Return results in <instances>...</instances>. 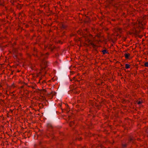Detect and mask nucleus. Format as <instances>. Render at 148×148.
<instances>
[{
  "instance_id": "1",
  "label": "nucleus",
  "mask_w": 148,
  "mask_h": 148,
  "mask_svg": "<svg viewBox=\"0 0 148 148\" xmlns=\"http://www.w3.org/2000/svg\"><path fill=\"white\" fill-rule=\"evenodd\" d=\"M48 55V54L47 53H45V54L41 53V57L40 59L42 62V65H44V66L42 67L43 68H45L47 66V61L44 60V59L47 58Z\"/></svg>"
},
{
  "instance_id": "2",
  "label": "nucleus",
  "mask_w": 148,
  "mask_h": 148,
  "mask_svg": "<svg viewBox=\"0 0 148 148\" xmlns=\"http://www.w3.org/2000/svg\"><path fill=\"white\" fill-rule=\"evenodd\" d=\"M124 56H125V58L126 59H128L129 56V54L127 53H125L124 54Z\"/></svg>"
},
{
  "instance_id": "3",
  "label": "nucleus",
  "mask_w": 148,
  "mask_h": 148,
  "mask_svg": "<svg viewBox=\"0 0 148 148\" xmlns=\"http://www.w3.org/2000/svg\"><path fill=\"white\" fill-rule=\"evenodd\" d=\"M125 67L126 68L125 70V71H126V70L130 68V65L128 64H125Z\"/></svg>"
},
{
  "instance_id": "4",
  "label": "nucleus",
  "mask_w": 148,
  "mask_h": 148,
  "mask_svg": "<svg viewBox=\"0 0 148 148\" xmlns=\"http://www.w3.org/2000/svg\"><path fill=\"white\" fill-rule=\"evenodd\" d=\"M133 33L136 34H138L137 31L135 29H134V30H133Z\"/></svg>"
},
{
  "instance_id": "5",
  "label": "nucleus",
  "mask_w": 148,
  "mask_h": 148,
  "mask_svg": "<svg viewBox=\"0 0 148 148\" xmlns=\"http://www.w3.org/2000/svg\"><path fill=\"white\" fill-rule=\"evenodd\" d=\"M96 36L98 38H100L101 37V35L99 34H96Z\"/></svg>"
},
{
  "instance_id": "6",
  "label": "nucleus",
  "mask_w": 148,
  "mask_h": 148,
  "mask_svg": "<svg viewBox=\"0 0 148 148\" xmlns=\"http://www.w3.org/2000/svg\"><path fill=\"white\" fill-rule=\"evenodd\" d=\"M102 52H103V54H106V53H107V51H106V50H103L102 51Z\"/></svg>"
},
{
  "instance_id": "7",
  "label": "nucleus",
  "mask_w": 148,
  "mask_h": 148,
  "mask_svg": "<svg viewBox=\"0 0 148 148\" xmlns=\"http://www.w3.org/2000/svg\"><path fill=\"white\" fill-rule=\"evenodd\" d=\"M145 66L148 67V62H147L145 63Z\"/></svg>"
},
{
  "instance_id": "8",
  "label": "nucleus",
  "mask_w": 148,
  "mask_h": 148,
  "mask_svg": "<svg viewBox=\"0 0 148 148\" xmlns=\"http://www.w3.org/2000/svg\"><path fill=\"white\" fill-rule=\"evenodd\" d=\"M122 146V147L123 148H125L126 147V145L125 144H123Z\"/></svg>"
},
{
  "instance_id": "9",
  "label": "nucleus",
  "mask_w": 148,
  "mask_h": 148,
  "mask_svg": "<svg viewBox=\"0 0 148 148\" xmlns=\"http://www.w3.org/2000/svg\"><path fill=\"white\" fill-rule=\"evenodd\" d=\"M47 126L48 127H52L51 125L50 124H49Z\"/></svg>"
},
{
  "instance_id": "10",
  "label": "nucleus",
  "mask_w": 148,
  "mask_h": 148,
  "mask_svg": "<svg viewBox=\"0 0 148 148\" xmlns=\"http://www.w3.org/2000/svg\"><path fill=\"white\" fill-rule=\"evenodd\" d=\"M141 103V101H139L138 102V104H140Z\"/></svg>"
},
{
  "instance_id": "11",
  "label": "nucleus",
  "mask_w": 148,
  "mask_h": 148,
  "mask_svg": "<svg viewBox=\"0 0 148 148\" xmlns=\"http://www.w3.org/2000/svg\"><path fill=\"white\" fill-rule=\"evenodd\" d=\"M135 22H134L133 23H132V25H135Z\"/></svg>"
},
{
  "instance_id": "12",
  "label": "nucleus",
  "mask_w": 148,
  "mask_h": 148,
  "mask_svg": "<svg viewBox=\"0 0 148 148\" xmlns=\"http://www.w3.org/2000/svg\"><path fill=\"white\" fill-rule=\"evenodd\" d=\"M130 142L132 140V139L131 138V136H130Z\"/></svg>"
},
{
  "instance_id": "13",
  "label": "nucleus",
  "mask_w": 148,
  "mask_h": 148,
  "mask_svg": "<svg viewBox=\"0 0 148 148\" xmlns=\"http://www.w3.org/2000/svg\"><path fill=\"white\" fill-rule=\"evenodd\" d=\"M63 28H65V27L64 25H63Z\"/></svg>"
},
{
  "instance_id": "14",
  "label": "nucleus",
  "mask_w": 148,
  "mask_h": 148,
  "mask_svg": "<svg viewBox=\"0 0 148 148\" xmlns=\"http://www.w3.org/2000/svg\"><path fill=\"white\" fill-rule=\"evenodd\" d=\"M130 17H131V12H130Z\"/></svg>"
},
{
  "instance_id": "15",
  "label": "nucleus",
  "mask_w": 148,
  "mask_h": 148,
  "mask_svg": "<svg viewBox=\"0 0 148 148\" xmlns=\"http://www.w3.org/2000/svg\"><path fill=\"white\" fill-rule=\"evenodd\" d=\"M90 36L92 37V35H90Z\"/></svg>"
},
{
  "instance_id": "16",
  "label": "nucleus",
  "mask_w": 148,
  "mask_h": 148,
  "mask_svg": "<svg viewBox=\"0 0 148 148\" xmlns=\"http://www.w3.org/2000/svg\"><path fill=\"white\" fill-rule=\"evenodd\" d=\"M130 34H131V32H130Z\"/></svg>"
},
{
  "instance_id": "17",
  "label": "nucleus",
  "mask_w": 148,
  "mask_h": 148,
  "mask_svg": "<svg viewBox=\"0 0 148 148\" xmlns=\"http://www.w3.org/2000/svg\"><path fill=\"white\" fill-rule=\"evenodd\" d=\"M130 50L131 49V47H130Z\"/></svg>"
},
{
  "instance_id": "18",
  "label": "nucleus",
  "mask_w": 148,
  "mask_h": 148,
  "mask_svg": "<svg viewBox=\"0 0 148 148\" xmlns=\"http://www.w3.org/2000/svg\"><path fill=\"white\" fill-rule=\"evenodd\" d=\"M134 14H132V16H134Z\"/></svg>"
},
{
  "instance_id": "19",
  "label": "nucleus",
  "mask_w": 148,
  "mask_h": 148,
  "mask_svg": "<svg viewBox=\"0 0 148 148\" xmlns=\"http://www.w3.org/2000/svg\"><path fill=\"white\" fill-rule=\"evenodd\" d=\"M55 94H56V92H54Z\"/></svg>"
},
{
  "instance_id": "20",
  "label": "nucleus",
  "mask_w": 148,
  "mask_h": 148,
  "mask_svg": "<svg viewBox=\"0 0 148 148\" xmlns=\"http://www.w3.org/2000/svg\"><path fill=\"white\" fill-rule=\"evenodd\" d=\"M130 99H131V97H130Z\"/></svg>"
}]
</instances>
